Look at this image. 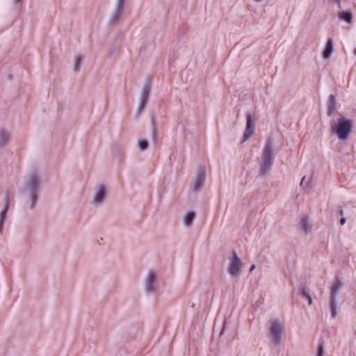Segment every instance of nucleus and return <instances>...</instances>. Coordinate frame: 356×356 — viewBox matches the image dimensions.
Masks as SVG:
<instances>
[{"label":"nucleus","mask_w":356,"mask_h":356,"mask_svg":"<svg viewBox=\"0 0 356 356\" xmlns=\"http://www.w3.org/2000/svg\"><path fill=\"white\" fill-rule=\"evenodd\" d=\"M40 184L41 176L37 170H32L25 178L24 186L21 191L24 197L26 209L33 210L35 208L38 199Z\"/></svg>","instance_id":"obj_1"},{"label":"nucleus","mask_w":356,"mask_h":356,"mask_svg":"<svg viewBox=\"0 0 356 356\" xmlns=\"http://www.w3.org/2000/svg\"><path fill=\"white\" fill-rule=\"evenodd\" d=\"M274 145L272 138H269L266 140L261 156L259 161V175L262 177L266 176L270 170L274 160Z\"/></svg>","instance_id":"obj_2"},{"label":"nucleus","mask_w":356,"mask_h":356,"mask_svg":"<svg viewBox=\"0 0 356 356\" xmlns=\"http://www.w3.org/2000/svg\"><path fill=\"white\" fill-rule=\"evenodd\" d=\"M353 121L343 115H340L332 123L331 129L340 140H346L352 129Z\"/></svg>","instance_id":"obj_3"},{"label":"nucleus","mask_w":356,"mask_h":356,"mask_svg":"<svg viewBox=\"0 0 356 356\" xmlns=\"http://www.w3.org/2000/svg\"><path fill=\"white\" fill-rule=\"evenodd\" d=\"M229 260L227 272L232 277L238 278L241 274L243 263L236 251H232Z\"/></svg>","instance_id":"obj_4"},{"label":"nucleus","mask_w":356,"mask_h":356,"mask_svg":"<svg viewBox=\"0 0 356 356\" xmlns=\"http://www.w3.org/2000/svg\"><path fill=\"white\" fill-rule=\"evenodd\" d=\"M270 324L271 342L276 345H279L282 341L281 335L284 329V325L279 320L270 321Z\"/></svg>","instance_id":"obj_5"},{"label":"nucleus","mask_w":356,"mask_h":356,"mask_svg":"<svg viewBox=\"0 0 356 356\" xmlns=\"http://www.w3.org/2000/svg\"><path fill=\"white\" fill-rule=\"evenodd\" d=\"M342 286V283L340 280H337L333 284L330 293V307L332 314V318H334L337 315V295Z\"/></svg>","instance_id":"obj_6"},{"label":"nucleus","mask_w":356,"mask_h":356,"mask_svg":"<svg viewBox=\"0 0 356 356\" xmlns=\"http://www.w3.org/2000/svg\"><path fill=\"white\" fill-rule=\"evenodd\" d=\"M207 170L204 166H199L195 179L191 186V190L193 192L198 191L205 184Z\"/></svg>","instance_id":"obj_7"},{"label":"nucleus","mask_w":356,"mask_h":356,"mask_svg":"<svg viewBox=\"0 0 356 356\" xmlns=\"http://www.w3.org/2000/svg\"><path fill=\"white\" fill-rule=\"evenodd\" d=\"M106 195L107 187L104 184L99 185L93 197V204L96 207L100 206L106 200Z\"/></svg>","instance_id":"obj_8"},{"label":"nucleus","mask_w":356,"mask_h":356,"mask_svg":"<svg viewBox=\"0 0 356 356\" xmlns=\"http://www.w3.org/2000/svg\"><path fill=\"white\" fill-rule=\"evenodd\" d=\"M151 88H152L151 83L147 79V81L143 85V88H142L140 97V103H139V106L138 108V112H140L145 107V104H147L148 99H149Z\"/></svg>","instance_id":"obj_9"},{"label":"nucleus","mask_w":356,"mask_h":356,"mask_svg":"<svg viewBox=\"0 0 356 356\" xmlns=\"http://www.w3.org/2000/svg\"><path fill=\"white\" fill-rule=\"evenodd\" d=\"M246 127L241 140V143L248 140L254 132V119L251 113L246 114Z\"/></svg>","instance_id":"obj_10"},{"label":"nucleus","mask_w":356,"mask_h":356,"mask_svg":"<svg viewBox=\"0 0 356 356\" xmlns=\"http://www.w3.org/2000/svg\"><path fill=\"white\" fill-rule=\"evenodd\" d=\"M156 273L152 270L149 271L145 280V289L147 293H153L156 291Z\"/></svg>","instance_id":"obj_11"},{"label":"nucleus","mask_w":356,"mask_h":356,"mask_svg":"<svg viewBox=\"0 0 356 356\" xmlns=\"http://www.w3.org/2000/svg\"><path fill=\"white\" fill-rule=\"evenodd\" d=\"M124 3V0H117L115 8L111 15L110 22L111 24H115L119 20L122 12H123V5Z\"/></svg>","instance_id":"obj_12"},{"label":"nucleus","mask_w":356,"mask_h":356,"mask_svg":"<svg viewBox=\"0 0 356 356\" xmlns=\"http://www.w3.org/2000/svg\"><path fill=\"white\" fill-rule=\"evenodd\" d=\"M299 226L303 230L305 234L311 233L312 229V224L309 221L307 217L305 216L301 218Z\"/></svg>","instance_id":"obj_13"},{"label":"nucleus","mask_w":356,"mask_h":356,"mask_svg":"<svg viewBox=\"0 0 356 356\" xmlns=\"http://www.w3.org/2000/svg\"><path fill=\"white\" fill-rule=\"evenodd\" d=\"M10 138V131L5 129H1L0 130V147H5L8 143Z\"/></svg>","instance_id":"obj_14"},{"label":"nucleus","mask_w":356,"mask_h":356,"mask_svg":"<svg viewBox=\"0 0 356 356\" xmlns=\"http://www.w3.org/2000/svg\"><path fill=\"white\" fill-rule=\"evenodd\" d=\"M299 293H300V295L302 297V298H305L308 301V304L309 305H312L313 304V300L311 297V295L309 293V290L307 287L305 286H302L300 289H299Z\"/></svg>","instance_id":"obj_15"},{"label":"nucleus","mask_w":356,"mask_h":356,"mask_svg":"<svg viewBox=\"0 0 356 356\" xmlns=\"http://www.w3.org/2000/svg\"><path fill=\"white\" fill-rule=\"evenodd\" d=\"M333 42H332V39H329L327 44H326V47L323 52V56L325 58H330L332 56V54L333 52Z\"/></svg>","instance_id":"obj_16"},{"label":"nucleus","mask_w":356,"mask_h":356,"mask_svg":"<svg viewBox=\"0 0 356 356\" xmlns=\"http://www.w3.org/2000/svg\"><path fill=\"white\" fill-rule=\"evenodd\" d=\"M336 110V98L334 95H330L328 98V111L327 114L332 115Z\"/></svg>","instance_id":"obj_17"},{"label":"nucleus","mask_w":356,"mask_h":356,"mask_svg":"<svg viewBox=\"0 0 356 356\" xmlns=\"http://www.w3.org/2000/svg\"><path fill=\"white\" fill-rule=\"evenodd\" d=\"M339 17L347 23L352 22L353 15L350 10H341L339 13Z\"/></svg>","instance_id":"obj_18"},{"label":"nucleus","mask_w":356,"mask_h":356,"mask_svg":"<svg viewBox=\"0 0 356 356\" xmlns=\"http://www.w3.org/2000/svg\"><path fill=\"white\" fill-rule=\"evenodd\" d=\"M195 213L193 211H188L186 213L184 218V224L186 227H191L195 219Z\"/></svg>","instance_id":"obj_19"},{"label":"nucleus","mask_w":356,"mask_h":356,"mask_svg":"<svg viewBox=\"0 0 356 356\" xmlns=\"http://www.w3.org/2000/svg\"><path fill=\"white\" fill-rule=\"evenodd\" d=\"M8 211V209L3 208V209L0 212V234H1L3 231V224L6 218Z\"/></svg>","instance_id":"obj_20"},{"label":"nucleus","mask_w":356,"mask_h":356,"mask_svg":"<svg viewBox=\"0 0 356 356\" xmlns=\"http://www.w3.org/2000/svg\"><path fill=\"white\" fill-rule=\"evenodd\" d=\"M138 147L142 152L147 150L149 147V143L147 140L144 138H139L138 140Z\"/></svg>","instance_id":"obj_21"},{"label":"nucleus","mask_w":356,"mask_h":356,"mask_svg":"<svg viewBox=\"0 0 356 356\" xmlns=\"http://www.w3.org/2000/svg\"><path fill=\"white\" fill-rule=\"evenodd\" d=\"M151 122H152V138L154 140H156V121L155 118L153 115H151Z\"/></svg>","instance_id":"obj_22"},{"label":"nucleus","mask_w":356,"mask_h":356,"mask_svg":"<svg viewBox=\"0 0 356 356\" xmlns=\"http://www.w3.org/2000/svg\"><path fill=\"white\" fill-rule=\"evenodd\" d=\"M81 65V58L80 56H77L74 58V71L77 72L79 71Z\"/></svg>","instance_id":"obj_23"},{"label":"nucleus","mask_w":356,"mask_h":356,"mask_svg":"<svg viewBox=\"0 0 356 356\" xmlns=\"http://www.w3.org/2000/svg\"><path fill=\"white\" fill-rule=\"evenodd\" d=\"M316 356H325V347L323 343L321 342L318 345Z\"/></svg>","instance_id":"obj_24"},{"label":"nucleus","mask_w":356,"mask_h":356,"mask_svg":"<svg viewBox=\"0 0 356 356\" xmlns=\"http://www.w3.org/2000/svg\"><path fill=\"white\" fill-rule=\"evenodd\" d=\"M9 202H10V197H9V195L7 193L5 195V197H4V207H3V208L9 209Z\"/></svg>","instance_id":"obj_25"},{"label":"nucleus","mask_w":356,"mask_h":356,"mask_svg":"<svg viewBox=\"0 0 356 356\" xmlns=\"http://www.w3.org/2000/svg\"><path fill=\"white\" fill-rule=\"evenodd\" d=\"M346 222V219L345 218H341L340 220V225H343Z\"/></svg>","instance_id":"obj_26"},{"label":"nucleus","mask_w":356,"mask_h":356,"mask_svg":"<svg viewBox=\"0 0 356 356\" xmlns=\"http://www.w3.org/2000/svg\"><path fill=\"white\" fill-rule=\"evenodd\" d=\"M332 1L338 4V6H339V8L340 9L342 8L341 6V0H332Z\"/></svg>","instance_id":"obj_27"},{"label":"nucleus","mask_w":356,"mask_h":356,"mask_svg":"<svg viewBox=\"0 0 356 356\" xmlns=\"http://www.w3.org/2000/svg\"><path fill=\"white\" fill-rule=\"evenodd\" d=\"M305 179H306V177H305V176H304V177L302 178L301 181H300V185L301 186H303V184H304V183H305Z\"/></svg>","instance_id":"obj_28"},{"label":"nucleus","mask_w":356,"mask_h":356,"mask_svg":"<svg viewBox=\"0 0 356 356\" xmlns=\"http://www.w3.org/2000/svg\"><path fill=\"white\" fill-rule=\"evenodd\" d=\"M255 268H256V266L255 265H252L250 268V271L252 272Z\"/></svg>","instance_id":"obj_29"},{"label":"nucleus","mask_w":356,"mask_h":356,"mask_svg":"<svg viewBox=\"0 0 356 356\" xmlns=\"http://www.w3.org/2000/svg\"><path fill=\"white\" fill-rule=\"evenodd\" d=\"M22 1V0H13V3L17 4L19 3Z\"/></svg>","instance_id":"obj_30"},{"label":"nucleus","mask_w":356,"mask_h":356,"mask_svg":"<svg viewBox=\"0 0 356 356\" xmlns=\"http://www.w3.org/2000/svg\"><path fill=\"white\" fill-rule=\"evenodd\" d=\"M339 214H340L341 216H343V211L342 209H341V210L339 211Z\"/></svg>","instance_id":"obj_31"},{"label":"nucleus","mask_w":356,"mask_h":356,"mask_svg":"<svg viewBox=\"0 0 356 356\" xmlns=\"http://www.w3.org/2000/svg\"><path fill=\"white\" fill-rule=\"evenodd\" d=\"M224 332V329L221 331L220 334H222Z\"/></svg>","instance_id":"obj_32"}]
</instances>
